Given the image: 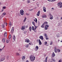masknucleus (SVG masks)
<instances>
[{
  "mask_svg": "<svg viewBox=\"0 0 62 62\" xmlns=\"http://www.w3.org/2000/svg\"><path fill=\"white\" fill-rule=\"evenodd\" d=\"M6 13H3L2 14V17H4V16H5V15H6Z\"/></svg>",
  "mask_w": 62,
  "mask_h": 62,
  "instance_id": "19",
  "label": "nucleus"
},
{
  "mask_svg": "<svg viewBox=\"0 0 62 62\" xmlns=\"http://www.w3.org/2000/svg\"><path fill=\"white\" fill-rule=\"evenodd\" d=\"M50 45H52L53 44V41H51L50 42Z\"/></svg>",
  "mask_w": 62,
  "mask_h": 62,
  "instance_id": "34",
  "label": "nucleus"
},
{
  "mask_svg": "<svg viewBox=\"0 0 62 62\" xmlns=\"http://www.w3.org/2000/svg\"><path fill=\"white\" fill-rule=\"evenodd\" d=\"M35 48L37 50L39 49V47H38V46H36Z\"/></svg>",
  "mask_w": 62,
  "mask_h": 62,
  "instance_id": "26",
  "label": "nucleus"
},
{
  "mask_svg": "<svg viewBox=\"0 0 62 62\" xmlns=\"http://www.w3.org/2000/svg\"><path fill=\"white\" fill-rule=\"evenodd\" d=\"M1 26H2V28H4V27H5V26H4V24H2L1 25Z\"/></svg>",
  "mask_w": 62,
  "mask_h": 62,
  "instance_id": "29",
  "label": "nucleus"
},
{
  "mask_svg": "<svg viewBox=\"0 0 62 62\" xmlns=\"http://www.w3.org/2000/svg\"><path fill=\"white\" fill-rule=\"evenodd\" d=\"M35 20H35V19H34L33 20L35 22H36V23H37V19L36 18H35Z\"/></svg>",
  "mask_w": 62,
  "mask_h": 62,
  "instance_id": "25",
  "label": "nucleus"
},
{
  "mask_svg": "<svg viewBox=\"0 0 62 62\" xmlns=\"http://www.w3.org/2000/svg\"><path fill=\"white\" fill-rule=\"evenodd\" d=\"M54 50L56 51V49H54Z\"/></svg>",
  "mask_w": 62,
  "mask_h": 62,
  "instance_id": "62",
  "label": "nucleus"
},
{
  "mask_svg": "<svg viewBox=\"0 0 62 62\" xmlns=\"http://www.w3.org/2000/svg\"><path fill=\"white\" fill-rule=\"evenodd\" d=\"M29 44L30 45H33V44H31V43H29Z\"/></svg>",
  "mask_w": 62,
  "mask_h": 62,
  "instance_id": "52",
  "label": "nucleus"
},
{
  "mask_svg": "<svg viewBox=\"0 0 62 62\" xmlns=\"http://www.w3.org/2000/svg\"><path fill=\"white\" fill-rule=\"evenodd\" d=\"M33 1H35V0H33Z\"/></svg>",
  "mask_w": 62,
  "mask_h": 62,
  "instance_id": "64",
  "label": "nucleus"
},
{
  "mask_svg": "<svg viewBox=\"0 0 62 62\" xmlns=\"http://www.w3.org/2000/svg\"><path fill=\"white\" fill-rule=\"evenodd\" d=\"M57 5L58 6H60L61 8L62 7V3L61 2H60L58 3L57 4Z\"/></svg>",
  "mask_w": 62,
  "mask_h": 62,
  "instance_id": "2",
  "label": "nucleus"
},
{
  "mask_svg": "<svg viewBox=\"0 0 62 62\" xmlns=\"http://www.w3.org/2000/svg\"><path fill=\"white\" fill-rule=\"evenodd\" d=\"M44 36L46 38V40H48V39H49V38H48V36L46 34H43Z\"/></svg>",
  "mask_w": 62,
  "mask_h": 62,
  "instance_id": "3",
  "label": "nucleus"
},
{
  "mask_svg": "<svg viewBox=\"0 0 62 62\" xmlns=\"http://www.w3.org/2000/svg\"><path fill=\"white\" fill-rule=\"evenodd\" d=\"M25 41L26 42H27V43H29L30 42V41L28 39H25Z\"/></svg>",
  "mask_w": 62,
  "mask_h": 62,
  "instance_id": "7",
  "label": "nucleus"
},
{
  "mask_svg": "<svg viewBox=\"0 0 62 62\" xmlns=\"http://www.w3.org/2000/svg\"><path fill=\"white\" fill-rule=\"evenodd\" d=\"M47 23H48V22H45L43 24H47Z\"/></svg>",
  "mask_w": 62,
  "mask_h": 62,
  "instance_id": "33",
  "label": "nucleus"
},
{
  "mask_svg": "<svg viewBox=\"0 0 62 62\" xmlns=\"http://www.w3.org/2000/svg\"><path fill=\"white\" fill-rule=\"evenodd\" d=\"M61 20H62V17H61Z\"/></svg>",
  "mask_w": 62,
  "mask_h": 62,
  "instance_id": "61",
  "label": "nucleus"
},
{
  "mask_svg": "<svg viewBox=\"0 0 62 62\" xmlns=\"http://www.w3.org/2000/svg\"><path fill=\"white\" fill-rule=\"evenodd\" d=\"M7 58H8V56H7Z\"/></svg>",
  "mask_w": 62,
  "mask_h": 62,
  "instance_id": "58",
  "label": "nucleus"
},
{
  "mask_svg": "<svg viewBox=\"0 0 62 62\" xmlns=\"http://www.w3.org/2000/svg\"><path fill=\"white\" fill-rule=\"evenodd\" d=\"M47 43V42H45V45H46Z\"/></svg>",
  "mask_w": 62,
  "mask_h": 62,
  "instance_id": "43",
  "label": "nucleus"
},
{
  "mask_svg": "<svg viewBox=\"0 0 62 62\" xmlns=\"http://www.w3.org/2000/svg\"><path fill=\"white\" fill-rule=\"evenodd\" d=\"M25 29V26H22V27L21 30H23V31Z\"/></svg>",
  "mask_w": 62,
  "mask_h": 62,
  "instance_id": "6",
  "label": "nucleus"
},
{
  "mask_svg": "<svg viewBox=\"0 0 62 62\" xmlns=\"http://www.w3.org/2000/svg\"><path fill=\"white\" fill-rule=\"evenodd\" d=\"M45 61L46 62H47V61L46 60H45Z\"/></svg>",
  "mask_w": 62,
  "mask_h": 62,
  "instance_id": "55",
  "label": "nucleus"
},
{
  "mask_svg": "<svg viewBox=\"0 0 62 62\" xmlns=\"http://www.w3.org/2000/svg\"><path fill=\"white\" fill-rule=\"evenodd\" d=\"M1 5V3L0 2V5Z\"/></svg>",
  "mask_w": 62,
  "mask_h": 62,
  "instance_id": "60",
  "label": "nucleus"
},
{
  "mask_svg": "<svg viewBox=\"0 0 62 62\" xmlns=\"http://www.w3.org/2000/svg\"><path fill=\"white\" fill-rule=\"evenodd\" d=\"M4 11V9H3V8L1 10V12H2V11Z\"/></svg>",
  "mask_w": 62,
  "mask_h": 62,
  "instance_id": "50",
  "label": "nucleus"
},
{
  "mask_svg": "<svg viewBox=\"0 0 62 62\" xmlns=\"http://www.w3.org/2000/svg\"><path fill=\"white\" fill-rule=\"evenodd\" d=\"M46 17L47 16H46V15H43L42 16V18H46Z\"/></svg>",
  "mask_w": 62,
  "mask_h": 62,
  "instance_id": "15",
  "label": "nucleus"
},
{
  "mask_svg": "<svg viewBox=\"0 0 62 62\" xmlns=\"http://www.w3.org/2000/svg\"><path fill=\"white\" fill-rule=\"evenodd\" d=\"M26 28H27V27H28V26H27L26 27Z\"/></svg>",
  "mask_w": 62,
  "mask_h": 62,
  "instance_id": "57",
  "label": "nucleus"
},
{
  "mask_svg": "<svg viewBox=\"0 0 62 62\" xmlns=\"http://www.w3.org/2000/svg\"><path fill=\"white\" fill-rule=\"evenodd\" d=\"M5 46H4L3 47V48L2 49H0V52H1V51H2V50H3V49H4V48H5Z\"/></svg>",
  "mask_w": 62,
  "mask_h": 62,
  "instance_id": "36",
  "label": "nucleus"
},
{
  "mask_svg": "<svg viewBox=\"0 0 62 62\" xmlns=\"http://www.w3.org/2000/svg\"><path fill=\"white\" fill-rule=\"evenodd\" d=\"M5 59V56H4V57H3L1 59H0V61H4V60Z\"/></svg>",
  "mask_w": 62,
  "mask_h": 62,
  "instance_id": "9",
  "label": "nucleus"
},
{
  "mask_svg": "<svg viewBox=\"0 0 62 62\" xmlns=\"http://www.w3.org/2000/svg\"><path fill=\"white\" fill-rule=\"evenodd\" d=\"M34 30H36V29H37V27H38V26H35V25H34Z\"/></svg>",
  "mask_w": 62,
  "mask_h": 62,
  "instance_id": "22",
  "label": "nucleus"
},
{
  "mask_svg": "<svg viewBox=\"0 0 62 62\" xmlns=\"http://www.w3.org/2000/svg\"><path fill=\"white\" fill-rule=\"evenodd\" d=\"M47 58H48V57H46L45 59L47 61Z\"/></svg>",
  "mask_w": 62,
  "mask_h": 62,
  "instance_id": "46",
  "label": "nucleus"
},
{
  "mask_svg": "<svg viewBox=\"0 0 62 62\" xmlns=\"http://www.w3.org/2000/svg\"><path fill=\"white\" fill-rule=\"evenodd\" d=\"M44 24H43V25H42V26H41V27L42 28H44Z\"/></svg>",
  "mask_w": 62,
  "mask_h": 62,
  "instance_id": "23",
  "label": "nucleus"
},
{
  "mask_svg": "<svg viewBox=\"0 0 62 62\" xmlns=\"http://www.w3.org/2000/svg\"><path fill=\"white\" fill-rule=\"evenodd\" d=\"M13 39L14 40H15V36H13Z\"/></svg>",
  "mask_w": 62,
  "mask_h": 62,
  "instance_id": "21",
  "label": "nucleus"
},
{
  "mask_svg": "<svg viewBox=\"0 0 62 62\" xmlns=\"http://www.w3.org/2000/svg\"><path fill=\"white\" fill-rule=\"evenodd\" d=\"M37 42L38 41V40L37 39Z\"/></svg>",
  "mask_w": 62,
  "mask_h": 62,
  "instance_id": "63",
  "label": "nucleus"
},
{
  "mask_svg": "<svg viewBox=\"0 0 62 62\" xmlns=\"http://www.w3.org/2000/svg\"><path fill=\"white\" fill-rule=\"evenodd\" d=\"M32 30H34V31H35V29H34V27L33 26H32Z\"/></svg>",
  "mask_w": 62,
  "mask_h": 62,
  "instance_id": "27",
  "label": "nucleus"
},
{
  "mask_svg": "<svg viewBox=\"0 0 62 62\" xmlns=\"http://www.w3.org/2000/svg\"><path fill=\"white\" fill-rule=\"evenodd\" d=\"M55 56V54H54V52H53L52 54L51 55V57H54Z\"/></svg>",
  "mask_w": 62,
  "mask_h": 62,
  "instance_id": "8",
  "label": "nucleus"
},
{
  "mask_svg": "<svg viewBox=\"0 0 62 62\" xmlns=\"http://www.w3.org/2000/svg\"><path fill=\"white\" fill-rule=\"evenodd\" d=\"M46 26L45 27V30H47V29H48V27H49V26L48 25H45Z\"/></svg>",
  "mask_w": 62,
  "mask_h": 62,
  "instance_id": "10",
  "label": "nucleus"
},
{
  "mask_svg": "<svg viewBox=\"0 0 62 62\" xmlns=\"http://www.w3.org/2000/svg\"><path fill=\"white\" fill-rule=\"evenodd\" d=\"M22 58V59H24L25 57V56H23Z\"/></svg>",
  "mask_w": 62,
  "mask_h": 62,
  "instance_id": "39",
  "label": "nucleus"
},
{
  "mask_svg": "<svg viewBox=\"0 0 62 62\" xmlns=\"http://www.w3.org/2000/svg\"><path fill=\"white\" fill-rule=\"evenodd\" d=\"M26 19H27L25 17L23 21L24 22H25V21L26 20Z\"/></svg>",
  "mask_w": 62,
  "mask_h": 62,
  "instance_id": "31",
  "label": "nucleus"
},
{
  "mask_svg": "<svg viewBox=\"0 0 62 62\" xmlns=\"http://www.w3.org/2000/svg\"><path fill=\"white\" fill-rule=\"evenodd\" d=\"M4 36L5 37H7V32H5L4 33Z\"/></svg>",
  "mask_w": 62,
  "mask_h": 62,
  "instance_id": "17",
  "label": "nucleus"
},
{
  "mask_svg": "<svg viewBox=\"0 0 62 62\" xmlns=\"http://www.w3.org/2000/svg\"><path fill=\"white\" fill-rule=\"evenodd\" d=\"M54 49H56V47H54Z\"/></svg>",
  "mask_w": 62,
  "mask_h": 62,
  "instance_id": "59",
  "label": "nucleus"
},
{
  "mask_svg": "<svg viewBox=\"0 0 62 62\" xmlns=\"http://www.w3.org/2000/svg\"><path fill=\"white\" fill-rule=\"evenodd\" d=\"M11 35L10 34L9 35V38L10 39H11Z\"/></svg>",
  "mask_w": 62,
  "mask_h": 62,
  "instance_id": "32",
  "label": "nucleus"
},
{
  "mask_svg": "<svg viewBox=\"0 0 62 62\" xmlns=\"http://www.w3.org/2000/svg\"><path fill=\"white\" fill-rule=\"evenodd\" d=\"M49 2H54L55 1H56V0H47Z\"/></svg>",
  "mask_w": 62,
  "mask_h": 62,
  "instance_id": "20",
  "label": "nucleus"
},
{
  "mask_svg": "<svg viewBox=\"0 0 62 62\" xmlns=\"http://www.w3.org/2000/svg\"><path fill=\"white\" fill-rule=\"evenodd\" d=\"M6 40V39L5 38H3L2 39V41L3 43L5 42V40Z\"/></svg>",
  "mask_w": 62,
  "mask_h": 62,
  "instance_id": "18",
  "label": "nucleus"
},
{
  "mask_svg": "<svg viewBox=\"0 0 62 62\" xmlns=\"http://www.w3.org/2000/svg\"><path fill=\"white\" fill-rule=\"evenodd\" d=\"M32 24H33V25H34V26L35 25V23H34V22H32Z\"/></svg>",
  "mask_w": 62,
  "mask_h": 62,
  "instance_id": "40",
  "label": "nucleus"
},
{
  "mask_svg": "<svg viewBox=\"0 0 62 62\" xmlns=\"http://www.w3.org/2000/svg\"><path fill=\"white\" fill-rule=\"evenodd\" d=\"M26 62H29V61H28V60H27L26 61Z\"/></svg>",
  "mask_w": 62,
  "mask_h": 62,
  "instance_id": "53",
  "label": "nucleus"
},
{
  "mask_svg": "<svg viewBox=\"0 0 62 62\" xmlns=\"http://www.w3.org/2000/svg\"><path fill=\"white\" fill-rule=\"evenodd\" d=\"M57 52L58 53H59V52H60V50L59 49H57Z\"/></svg>",
  "mask_w": 62,
  "mask_h": 62,
  "instance_id": "37",
  "label": "nucleus"
},
{
  "mask_svg": "<svg viewBox=\"0 0 62 62\" xmlns=\"http://www.w3.org/2000/svg\"><path fill=\"white\" fill-rule=\"evenodd\" d=\"M39 13H40V11H39L37 14V16H39Z\"/></svg>",
  "mask_w": 62,
  "mask_h": 62,
  "instance_id": "16",
  "label": "nucleus"
},
{
  "mask_svg": "<svg viewBox=\"0 0 62 62\" xmlns=\"http://www.w3.org/2000/svg\"><path fill=\"white\" fill-rule=\"evenodd\" d=\"M59 62H62V60L60 59L59 61Z\"/></svg>",
  "mask_w": 62,
  "mask_h": 62,
  "instance_id": "41",
  "label": "nucleus"
},
{
  "mask_svg": "<svg viewBox=\"0 0 62 62\" xmlns=\"http://www.w3.org/2000/svg\"><path fill=\"white\" fill-rule=\"evenodd\" d=\"M49 16H50V17L49 19L50 20H52V19H53V18H54V17L53 16V15H52V14H49Z\"/></svg>",
  "mask_w": 62,
  "mask_h": 62,
  "instance_id": "5",
  "label": "nucleus"
},
{
  "mask_svg": "<svg viewBox=\"0 0 62 62\" xmlns=\"http://www.w3.org/2000/svg\"><path fill=\"white\" fill-rule=\"evenodd\" d=\"M24 11L23 10H21L20 11V13L21 15H23Z\"/></svg>",
  "mask_w": 62,
  "mask_h": 62,
  "instance_id": "4",
  "label": "nucleus"
},
{
  "mask_svg": "<svg viewBox=\"0 0 62 62\" xmlns=\"http://www.w3.org/2000/svg\"><path fill=\"white\" fill-rule=\"evenodd\" d=\"M11 31L12 33H13V32H14V27H12L11 30Z\"/></svg>",
  "mask_w": 62,
  "mask_h": 62,
  "instance_id": "12",
  "label": "nucleus"
},
{
  "mask_svg": "<svg viewBox=\"0 0 62 62\" xmlns=\"http://www.w3.org/2000/svg\"><path fill=\"white\" fill-rule=\"evenodd\" d=\"M9 24L10 25V26H11V25H12V24H11V22H9Z\"/></svg>",
  "mask_w": 62,
  "mask_h": 62,
  "instance_id": "28",
  "label": "nucleus"
},
{
  "mask_svg": "<svg viewBox=\"0 0 62 62\" xmlns=\"http://www.w3.org/2000/svg\"><path fill=\"white\" fill-rule=\"evenodd\" d=\"M29 46V44L27 45H25V47H26V48H28Z\"/></svg>",
  "mask_w": 62,
  "mask_h": 62,
  "instance_id": "24",
  "label": "nucleus"
},
{
  "mask_svg": "<svg viewBox=\"0 0 62 62\" xmlns=\"http://www.w3.org/2000/svg\"><path fill=\"white\" fill-rule=\"evenodd\" d=\"M4 24H8V23H6L5 22H4Z\"/></svg>",
  "mask_w": 62,
  "mask_h": 62,
  "instance_id": "48",
  "label": "nucleus"
},
{
  "mask_svg": "<svg viewBox=\"0 0 62 62\" xmlns=\"http://www.w3.org/2000/svg\"><path fill=\"white\" fill-rule=\"evenodd\" d=\"M6 42L8 43H9V41L8 40H6Z\"/></svg>",
  "mask_w": 62,
  "mask_h": 62,
  "instance_id": "44",
  "label": "nucleus"
},
{
  "mask_svg": "<svg viewBox=\"0 0 62 62\" xmlns=\"http://www.w3.org/2000/svg\"><path fill=\"white\" fill-rule=\"evenodd\" d=\"M29 30L30 31H31V30H32V28H31V27H30L29 28Z\"/></svg>",
  "mask_w": 62,
  "mask_h": 62,
  "instance_id": "30",
  "label": "nucleus"
},
{
  "mask_svg": "<svg viewBox=\"0 0 62 62\" xmlns=\"http://www.w3.org/2000/svg\"><path fill=\"white\" fill-rule=\"evenodd\" d=\"M33 10V9H30L29 10L30 11H32V10Z\"/></svg>",
  "mask_w": 62,
  "mask_h": 62,
  "instance_id": "49",
  "label": "nucleus"
},
{
  "mask_svg": "<svg viewBox=\"0 0 62 62\" xmlns=\"http://www.w3.org/2000/svg\"><path fill=\"white\" fill-rule=\"evenodd\" d=\"M3 8L4 9H6V7H3Z\"/></svg>",
  "mask_w": 62,
  "mask_h": 62,
  "instance_id": "45",
  "label": "nucleus"
},
{
  "mask_svg": "<svg viewBox=\"0 0 62 62\" xmlns=\"http://www.w3.org/2000/svg\"><path fill=\"white\" fill-rule=\"evenodd\" d=\"M43 10L44 12H46V8H45V7H44L43 8Z\"/></svg>",
  "mask_w": 62,
  "mask_h": 62,
  "instance_id": "14",
  "label": "nucleus"
},
{
  "mask_svg": "<svg viewBox=\"0 0 62 62\" xmlns=\"http://www.w3.org/2000/svg\"><path fill=\"white\" fill-rule=\"evenodd\" d=\"M30 0H27V2L28 3H30Z\"/></svg>",
  "mask_w": 62,
  "mask_h": 62,
  "instance_id": "35",
  "label": "nucleus"
},
{
  "mask_svg": "<svg viewBox=\"0 0 62 62\" xmlns=\"http://www.w3.org/2000/svg\"><path fill=\"white\" fill-rule=\"evenodd\" d=\"M54 9V8H52L51 9V10H52V11H53Z\"/></svg>",
  "mask_w": 62,
  "mask_h": 62,
  "instance_id": "42",
  "label": "nucleus"
},
{
  "mask_svg": "<svg viewBox=\"0 0 62 62\" xmlns=\"http://www.w3.org/2000/svg\"><path fill=\"white\" fill-rule=\"evenodd\" d=\"M18 51H21V49H18Z\"/></svg>",
  "mask_w": 62,
  "mask_h": 62,
  "instance_id": "51",
  "label": "nucleus"
},
{
  "mask_svg": "<svg viewBox=\"0 0 62 62\" xmlns=\"http://www.w3.org/2000/svg\"><path fill=\"white\" fill-rule=\"evenodd\" d=\"M39 45H41V44H42V43H41V41H40V39H39Z\"/></svg>",
  "mask_w": 62,
  "mask_h": 62,
  "instance_id": "11",
  "label": "nucleus"
},
{
  "mask_svg": "<svg viewBox=\"0 0 62 62\" xmlns=\"http://www.w3.org/2000/svg\"><path fill=\"white\" fill-rule=\"evenodd\" d=\"M30 60L31 61H34V60H35V57L34 56H33L32 55L30 56Z\"/></svg>",
  "mask_w": 62,
  "mask_h": 62,
  "instance_id": "1",
  "label": "nucleus"
},
{
  "mask_svg": "<svg viewBox=\"0 0 62 62\" xmlns=\"http://www.w3.org/2000/svg\"><path fill=\"white\" fill-rule=\"evenodd\" d=\"M16 54H17V55H20V54H19V53H16Z\"/></svg>",
  "mask_w": 62,
  "mask_h": 62,
  "instance_id": "47",
  "label": "nucleus"
},
{
  "mask_svg": "<svg viewBox=\"0 0 62 62\" xmlns=\"http://www.w3.org/2000/svg\"><path fill=\"white\" fill-rule=\"evenodd\" d=\"M51 60L52 61H53V62H54V61H55L54 59L53 58H52Z\"/></svg>",
  "mask_w": 62,
  "mask_h": 62,
  "instance_id": "38",
  "label": "nucleus"
},
{
  "mask_svg": "<svg viewBox=\"0 0 62 62\" xmlns=\"http://www.w3.org/2000/svg\"><path fill=\"white\" fill-rule=\"evenodd\" d=\"M54 52L56 53H57V51H55Z\"/></svg>",
  "mask_w": 62,
  "mask_h": 62,
  "instance_id": "54",
  "label": "nucleus"
},
{
  "mask_svg": "<svg viewBox=\"0 0 62 62\" xmlns=\"http://www.w3.org/2000/svg\"><path fill=\"white\" fill-rule=\"evenodd\" d=\"M39 38L42 40H43V36H40Z\"/></svg>",
  "mask_w": 62,
  "mask_h": 62,
  "instance_id": "13",
  "label": "nucleus"
},
{
  "mask_svg": "<svg viewBox=\"0 0 62 62\" xmlns=\"http://www.w3.org/2000/svg\"><path fill=\"white\" fill-rule=\"evenodd\" d=\"M34 8L35 9H37V7H35V8Z\"/></svg>",
  "mask_w": 62,
  "mask_h": 62,
  "instance_id": "56",
  "label": "nucleus"
}]
</instances>
